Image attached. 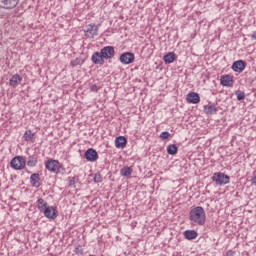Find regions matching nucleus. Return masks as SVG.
I'll return each instance as SVG.
<instances>
[{
  "instance_id": "nucleus-1",
  "label": "nucleus",
  "mask_w": 256,
  "mask_h": 256,
  "mask_svg": "<svg viewBox=\"0 0 256 256\" xmlns=\"http://www.w3.org/2000/svg\"><path fill=\"white\" fill-rule=\"evenodd\" d=\"M189 220L191 225H198L200 227L205 225V221H207L205 209L201 206L194 207L192 210H190Z\"/></svg>"
},
{
  "instance_id": "nucleus-2",
  "label": "nucleus",
  "mask_w": 256,
  "mask_h": 256,
  "mask_svg": "<svg viewBox=\"0 0 256 256\" xmlns=\"http://www.w3.org/2000/svg\"><path fill=\"white\" fill-rule=\"evenodd\" d=\"M10 165L12 169H15L16 171H21L25 169L27 161L23 156H16L11 160Z\"/></svg>"
},
{
  "instance_id": "nucleus-3",
  "label": "nucleus",
  "mask_w": 256,
  "mask_h": 256,
  "mask_svg": "<svg viewBox=\"0 0 256 256\" xmlns=\"http://www.w3.org/2000/svg\"><path fill=\"white\" fill-rule=\"evenodd\" d=\"M212 181L216 183V185H227L229 184L230 178L229 175L223 172H216L212 176Z\"/></svg>"
},
{
  "instance_id": "nucleus-4",
  "label": "nucleus",
  "mask_w": 256,
  "mask_h": 256,
  "mask_svg": "<svg viewBox=\"0 0 256 256\" xmlns=\"http://www.w3.org/2000/svg\"><path fill=\"white\" fill-rule=\"evenodd\" d=\"M100 52L104 59H113V57H115V47L113 46H105L100 50Z\"/></svg>"
},
{
  "instance_id": "nucleus-5",
  "label": "nucleus",
  "mask_w": 256,
  "mask_h": 256,
  "mask_svg": "<svg viewBox=\"0 0 256 256\" xmlns=\"http://www.w3.org/2000/svg\"><path fill=\"white\" fill-rule=\"evenodd\" d=\"M133 61H135V54L131 52L123 53L120 56V63H123V65H131Z\"/></svg>"
},
{
  "instance_id": "nucleus-6",
  "label": "nucleus",
  "mask_w": 256,
  "mask_h": 256,
  "mask_svg": "<svg viewBox=\"0 0 256 256\" xmlns=\"http://www.w3.org/2000/svg\"><path fill=\"white\" fill-rule=\"evenodd\" d=\"M86 37L94 38L99 35V26L95 24H90L87 26V29L85 30Z\"/></svg>"
},
{
  "instance_id": "nucleus-7",
  "label": "nucleus",
  "mask_w": 256,
  "mask_h": 256,
  "mask_svg": "<svg viewBox=\"0 0 256 256\" xmlns=\"http://www.w3.org/2000/svg\"><path fill=\"white\" fill-rule=\"evenodd\" d=\"M45 167L48 171H51L52 173H59V161L57 160H48L45 163Z\"/></svg>"
},
{
  "instance_id": "nucleus-8",
  "label": "nucleus",
  "mask_w": 256,
  "mask_h": 256,
  "mask_svg": "<svg viewBox=\"0 0 256 256\" xmlns=\"http://www.w3.org/2000/svg\"><path fill=\"white\" fill-rule=\"evenodd\" d=\"M19 5V0H0L2 9H15Z\"/></svg>"
},
{
  "instance_id": "nucleus-9",
  "label": "nucleus",
  "mask_w": 256,
  "mask_h": 256,
  "mask_svg": "<svg viewBox=\"0 0 256 256\" xmlns=\"http://www.w3.org/2000/svg\"><path fill=\"white\" fill-rule=\"evenodd\" d=\"M92 63L94 65H105V58L103 57L102 52H94L91 57Z\"/></svg>"
},
{
  "instance_id": "nucleus-10",
  "label": "nucleus",
  "mask_w": 256,
  "mask_h": 256,
  "mask_svg": "<svg viewBox=\"0 0 256 256\" xmlns=\"http://www.w3.org/2000/svg\"><path fill=\"white\" fill-rule=\"evenodd\" d=\"M42 213H44V216L47 219H51V220H55V218L58 216L57 210L53 206H48L46 209H44Z\"/></svg>"
},
{
  "instance_id": "nucleus-11",
  "label": "nucleus",
  "mask_w": 256,
  "mask_h": 256,
  "mask_svg": "<svg viewBox=\"0 0 256 256\" xmlns=\"http://www.w3.org/2000/svg\"><path fill=\"white\" fill-rule=\"evenodd\" d=\"M247 63L243 60H237L232 64V69L235 71V73H243L245 71Z\"/></svg>"
},
{
  "instance_id": "nucleus-12",
  "label": "nucleus",
  "mask_w": 256,
  "mask_h": 256,
  "mask_svg": "<svg viewBox=\"0 0 256 256\" xmlns=\"http://www.w3.org/2000/svg\"><path fill=\"white\" fill-rule=\"evenodd\" d=\"M186 101L188 103H192L193 105H197L201 101V97L197 92H190L187 94Z\"/></svg>"
},
{
  "instance_id": "nucleus-13",
  "label": "nucleus",
  "mask_w": 256,
  "mask_h": 256,
  "mask_svg": "<svg viewBox=\"0 0 256 256\" xmlns=\"http://www.w3.org/2000/svg\"><path fill=\"white\" fill-rule=\"evenodd\" d=\"M85 159H87L90 162L98 160L99 159V154H97V150H95L93 148H89L85 152Z\"/></svg>"
},
{
  "instance_id": "nucleus-14",
  "label": "nucleus",
  "mask_w": 256,
  "mask_h": 256,
  "mask_svg": "<svg viewBox=\"0 0 256 256\" xmlns=\"http://www.w3.org/2000/svg\"><path fill=\"white\" fill-rule=\"evenodd\" d=\"M217 111H219V109H217V105L211 102L204 106V113H206V115H215Z\"/></svg>"
},
{
  "instance_id": "nucleus-15",
  "label": "nucleus",
  "mask_w": 256,
  "mask_h": 256,
  "mask_svg": "<svg viewBox=\"0 0 256 256\" xmlns=\"http://www.w3.org/2000/svg\"><path fill=\"white\" fill-rule=\"evenodd\" d=\"M115 147L117 149H125V147H127V138H125V136L116 137Z\"/></svg>"
},
{
  "instance_id": "nucleus-16",
  "label": "nucleus",
  "mask_w": 256,
  "mask_h": 256,
  "mask_svg": "<svg viewBox=\"0 0 256 256\" xmlns=\"http://www.w3.org/2000/svg\"><path fill=\"white\" fill-rule=\"evenodd\" d=\"M30 183L32 187H36V188L41 187V177L39 176V173H33L30 176Z\"/></svg>"
},
{
  "instance_id": "nucleus-17",
  "label": "nucleus",
  "mask_w": 256,
  "mask_h": 256,
  "mask_svg": "<svg viewBox=\"0 0 256 256\" xmlns=\"http://www.w3.org/2000/svg\"><path fill=\"white\" fill-rule=\"evenodd\" d=\"M220 83L223 87H233V78L230 75L222 76Z\"/></svg>"
},
{
  "instance_id": "nucleus-18",
  "label": "nucleus",
  "mask_w": 256,
  "mask_h": 256,
  "mask_svg": "<svg viewBox=\"0 0 256 256\" xmlns=\"http://www.w3.org/2000/svg\"><path fill=\"white\" fill-rule=\"evenodd\" d=\"M36 203L40 213H43L45 209L49 207V205L47 204V201H45V199L43 198H39Z\"/></svg>"
},
{
  "instance_id": "nucleus-19",
  "label": "nucleus",
  "mask_w": 256,
  "mask_h": 256,
  "mask_svg": "<svg viewBox=\"0 0 256 256\" xmlns=\"http://www.w3.org/2000/svg\"><path fill=\"white\" fill-rule=\"evenodd\" d=\"M21 81H23V78L19 74H15L11 77L9 83H10L11 87H17V85H19V83H21Z\"/></svg>"
},
{
  "instance_id": "nucleus-20",
  "label": "nucleus",
  "mask_w": 256,
  "mask_h": 256,
  "mask_svg": "<svg viewBox=\"0 0 256 256\" xmlns=\"http://www.w3.org/2000/svg\"><path fill=\"white\" fill-rule=\"evenodd\" d=\"M197 235H198L197 231H195V230H186L184 232V237L188 241H193V239H197Z\"/></svg>"
},
{
  "instance_id": "nucleus-21",
  "label": "nucleus",
  "mask_w": 256,
  "mask_h": 256,
  "mask_svg": "<svg viewBox=\"0 0 256 256\" xmlns=\"http://www.w3.org/2000/svg\"><path fill=\"white\" fill-rule=\"evenodd\" d=\"M132 173H133V169H131V167L129 166H125L120 171V174L122 175V177H131Z\"/></svg>"
},
{
  "instance_id": "nucleus-22",
  "label": "nucleus",
  "mask_w": 256,
  "mask_h": 256,
  "mask_svg": "<svg viewBox=\"0 0 256 256\" xmlns=\"http://www.w3.org/2000/svg\"><path fill=\"white\" fill-rule=\"evenodd\" d=\"M177 151H179V148L175 144H170L167 146V153L168 155H177Z\"/></svg>"
},
{
  "instance_id": "nucleus-23",
  "label": "nucleus",
  "mask_w": 256,
  "mask_h": 256,
  "mask_svg": "<svg viewBox=\"0 0 256 256\" xmlns=\"http://www.w3.org/2000/svg\"><path fill=\"white\" fill-rule=\"evenodd\" d=\"M175 59H176L175 52H169L166 55H164L165 63H173Z\"/></svg>"
},
{
  "instance_id": "nucleus-24",
  "label": "nucleus",
  "mask_w": 256,
  "mask_h": 256,
  "mask_svg": "<svg viewBox=\"0 0 256 256\" xmlns=\"http://www.w3.org/2000/svg\"><path fill=\"white\" fill-rule=\"evenodd\" d=\"M37 156L35 155H31V156H28V160H27V165L28 167H35L37 165Z\"/></svg>"
},
{
  "instance_id": "nucleus-25",
  "label": "nucleus",
  "mask_w": 256,
  "mask_h": 256,
  "mask_svg": "<svg viewBox=\"0 0 256 256\" xmlns=\"http://www.w3.org/2000/svg\"><path fill=\"white\" fill-rule=\"evenodd\" d=\"M83 63H85V59L77 57L76 59L71 60L70 65L71 67H77L78 65H83Z\"/></svg>"
},
{
  "instance_id": "nucleus-26",
  "label": "nucleus",
  "mask_w": 256,
  "mask_h": 256,
  "mask_svg": "<svg viewBox=\"0 0 256 256\" xmlns=\"http://www.w3.org/2000/svg\"><path fill=\"white\" fill-rule=\"evenodd\" d=\"M35 137V133H33V131L31 130H27L24 135H23V138H24V141H33V138Z\"/></svg>"
},
{
  "instance_id": "nucleus-27",
  "label": "nucleus",
  "mask_w": 256,
  "mask_h": 256,
  "mask_svg": "<svg viewBox=\"0 0 256 256\" xmlns=\"http://www.w3.org/2000/svg\"><path fill=\"white\" fill-rule=\"evenodd\" d=\"M68 181H69V187H73L75 188L77 183H79V178L77 177H68Z\"/></svg>"
},
{
  "instance_id": "nucleus-28",
  "label": "nucleus",
  "mask_w": 256,
  "mask_h": 256,
  "mask_svg": "<svg viewBox=\"0 0 256 256\" xmlns=\"http://www.w3.org/2000/svg\"><path fill=\"white\" fill-rule=\"evenodd\" d=\"M236 96L238 101H243L245 99V92L243 91H236Z\"/></svg>"
},
{
  "instance_id": "nucleus-29",
  "label": "nucleus",
  "mask_w": 256,
  "mask_h": 256,
  "mask_svg": "<svg viewBox=\"0 0 256 256\" xmlns=\"http://www.w3.org/2000/svg\"><path fill=\"white\" fill-rule=\"evenodd\" d=\"M170 136L171 134L168 131H164L160 134V139L165 141V139H169Z\"/></svg>"
},
{
  "instance_id": "nucleus-30",
  "label": "nucleus",
  "mask_w": 256,
  "mask_h": 256,
  "mask_svg": "<svg viewBox=\"0 0 256 256\" xmlns=\"http://www.w3.org/2000/svg\"><path fill=\"white\" fill-rule=\"evenodd\" d=\"M94 181H95V183H101L103 181V177L101 176L100 173L95 174Z\"/></svg>"
},
{
  "instance_id": "nucleus-31",
  "label": "nucleus",
  "mask_w": 256,
  "mask_h": 256,
  "mask_svg": "<svg viewBox=\"0 0 256 256\" xmlns=\"http://www.w3.org/2000/svg\"><path fill=\"white\" fill-rule=\"evenodd\" d=\"M74 251L76 255H83V248L81 246L76 247Z\"/></svg>"
},
{
  "instance_id": "nucleus-32",
  "label": "nucleus",
  "mask_w": 256,
  "mask_h": 256,
  "mask_svg": "<svg viewBox=\"0 0 256 256\" xmlns=\"http://www.w3.org/2000/svg\"><path fill=\"white\" fill-rule=\"evenodd\" d=\"M90 91H92L93 93H97V91H99V87L96 84H94L91 86Z\"/></svg>"
},
{
  "instance_id": "nucleus-33",
  "label": "nucleus",
  "mask_w": 256,
  "mask_h": 256,
  "mask_svg": "<svg viewBox=\"0 0 256 256\" xmlns=\"http://www.w3.org/2000/svg\"><path fill=\"white\" fill-rule=\"evenodd\" d=\"M226 255L227 256H233V255H235V252H233L232 250H229Z\"/></svg>"
},
{
  "instance_id": "nucleus-34",
  "label": "nucleus",
  "mask_w": 256,
  "mask_h": 256,
  "mask_svg": "<svg viewBox=\"0 0 256 256\" xmlns=\"http://www.w3.org/2000/svg\"><path fill=\"white\" fill-rule=\"evenodd\" d=\"M252 185H256V175L251 179Z\"/></svg>"
},
{
  "instance_id": "nucleus-35",
  "label": "nucleus",
  "mask_w": 256,
  "mask_h": 256,
  "mask_svg": "<svg viewBox=\"0 0 256 256\" xmlns=\"http://www.w3.org/2000/svg\"><path fill=\"white\" fill-rule=\"evenodd\" d=\"M251 39H256V32H253V34L251 35Z\"/></svg>"
}]
</instances>
